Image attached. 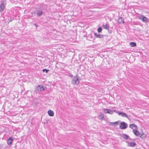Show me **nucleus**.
<instances>
[{
  "instance_id": "f257e3e1",
  "label": "nucleus",
  "mask_w": 149,
  "mask_h": 149,
  "mask_svg": "<svg viewBox=\"0 0 149 149\" xmlns=\"http://www.w3.org/2000/svg\"><path fill=\"white\" fill-rule=\"evenodd\" d=\"M80 82L77 75L74 76L72 79V83L74 84H78Z\"/></svg>"
},
{
  "instance_id": "f03ea898",
  "label": "nucleus",
  "mask_w": 149,
  "mask_h": 149,
  "mask_svg": "<svg viewBox=\"0 0 149 149\" xmlns=\"http://www.w3.org/2000/svg\"><path fill=\"white\" fill-rule=\"evenodd\" d=\"M139 19L142 20L143 22H146L148 21L147 18L143 15H140L139 17Z\"/></svg>"
},
{
  "instance_id": "7ed1b4c3",
  "label": "nucleus",
  "mask_w": 149,
  "mask_h": 149,
  "mask_svg": "<svg viewBox=\"0 0 149 149\" xmlns=\"http://www.w3.org/2000/svg\"><path fill=\"white\" fill-rule=\"evenodd\" d=\"M127 124L124 122H122L120 124V128L121 129H125L127 127Z\"/></svg>"
},
{
  "instance_id": "20e7f679",
  "label": "nucleus",
  "mask_w": 149,
  "mask_h": 149,
  "mask_svg": "<svg viewBox=\"0 0 149 149\" xmlns=\"http://www.w3.org/2000/svg\"><path fill=\"white\" fill-rule=\"evenodd\" d=\"M45 90L44 87L41 85H39L36 88V91L40 92Z\"/></svg>"
},
{
  "instance_id": "39448f33",
  "label": "nucleus",
  "mask_w": 149,
  "mask_h": 149,
  "mask_svg": "<svg viewBox=\"0 0 149 149\" xmlns=\"http://www.w3.org/2000/svg\"><path fill=\"white\" fill-rule=\"evenodd\" d=\"M5 5L4 3H1L0 5V12L3 11L5 8Z\"/></svg>"
},
{
  "instance_id": "423d86ee",
  "label": "nucleus",
  "mask_w": 149,
  "mask_h": 149,
  "mask_svg": "<svg viewBox=\"0 0 149 149\" xmlns=\"http://www.w3.org/2000/svg\"><path fill=\"white\" fill-rule=\"evenodd\" d=\"M130 127L133 130V132L134 130H136L137 127L136 125L134 124H130Z\"/></svg>"
},
{
  "instance_id": "0eeeda50",
  "label": "nucleus",
  "mask_w": 149,
  "mask_h": 149,
  "mask_svg": "<svg viewBox=\"0 0 149 149\" xmlns=\"http://www.w3.org/2000/svg\"><path fill=\"white\" fill-rule=\"evenodd\" d=\"M104 111L105 113H109L111 114L113 113V111L109 109H104Z\"/></svg>"
},
{
  "instance_id": "6e6552de",
  "label": "nucleus",
  "mask_w": 149,
  "mask_h": 149,
  "mask_svg": "<svg viewBox=\"0 0 149 149\" xmlns=\"http://www.w3.org/2000/svg\"><path fill=\"white\" fill-rule=\"evenodd\" d=\"M95 36L96 38H103L104 36L103 35H102L100 34H98L97 33H94Z\"/></svg>"
},
{
  "instance_id": "1a4fd4ad",
  "label": "nucleus",
  "mask_w": 149,
  "mask_h": 149,
  "mask_svg": "<svg viewBox=\"0 0 149 149\" xmlns=\"http://www.w3.org/2000/svg\"><path fill=\"white\" fill-rule=\"evenodd\" d=\"M118 114L119 115H121L122 117H125L128 118V115L124 113L120 112L118 113Z\"/></svg>"
},
{
  "instance_id": "9d476101",
  "label": "nucleus",
  "mask_w": 149,
  "mask_h": 149,
  "mask_svg": "<svg viewBox=\"0 0 149 149\" xmlns=\"http://www.w3.org/2000/svg\"><path fill=\"white\" fill-rule=\"evenodd\" d=\"M13 141L12 138L10 136L7 140V143L8 145H11Z\"/></svg>"
},
{
  "instance_id": "9b49d317",
  "label": "nucleus",
  "mask_w": 149,
  "mask_h": 149,
  "mask_svg": "<svg viewBox=\"0 0 149 149\" xmlns=\"http://www.w3.org/2000/svg\"><path fill=\"white\" fill-rule=\"evenodd\" d=\"M48 113L49 115L50 116H53L54 115L53 111L50 110L48 111Z\"/></svg>"
},
{
  "instance_id": "f8f14e48",
  "label": "nucleus",
  "mask_w": 149,
  "mask_h": 149,
  "mask_svg": "<svg viewBox=\"0 0 149 149\" xmlns=\"http://www.w3.org/2000/svg\"><path fill=\"white\" fill-rule=\"evenodd\" d=\"M104 117V115L101 112L99 113L98 116V118L102 120L103 119Z\"/></svg>"
},
{
  "instance_id": "ddd939ff",
  "label": "nucleus",
  "mask_w": 149,
  "mask_h": 149,
  "mask_svg": "<svg viewBox=\"0 0 149 149\" xmlns=\"http://www.w3.org/2000/svg\"><path fill=\"white\" fill-rule=\"evenodd\" d=\"M102 27L105 29L108 30L109 28V24H106L105 25H103L102 26Z\"/></svg>"
},
{
  "instance_id": "4468645a",
  "label": "nucleus",
  "mask_w": 149,
  "mask_h": 149,
  "mask_svg": "<svg viewBox=\"0 0 149 149\" xmlns=\"http://www.w3.org/2000/svg\"><path fill=\"white\" fill-rule=\"evenodd\" d=\"M133 132L135 135L137 136H139L141 134L138 131H137L136 130L133 131Z\"/></svg>"
},
{
  "instance_id": "2eb2a0df",
  "label": "nucleus",
  "mask_w": 149,
  "mask_h": 149,
  "mask_svg": "<svg viewBox=\"0 0 149 149\" xmlns=\"http://www.w3.org/2000/svg\"><path fill=\"white\" fill-rule=\"evenodd\" d=\"M118 22L119 24L123 23H124V20L122 17H120L119 18L118 20Z\"/></svg>"
},
{
  "instance_id": "dca6fc26",
  "label": "nucleus",
  "mask_w": 149,
  "mask_h": 149,
  "mask_svg": "<svg viewBox=\"0 0 149 149\" xmlns=\"http://www.w3.org/2000/svg\"><path fill=\"white\" fill-rule=\"evenodd\" d=\"M136 145L135 142H130L128 143L129 146L131 147H134Z\"/></svg>"
},
{
  "instance_id": "f3484780",
  "label": "nucleus",
  "mask_w": 149,
  "mask_h": 149,
  "mask_svg": "<svg viewBox=\"0 0 149 149\" xmlns=\"http://www.w3.org/2000/svg\"><path fill=\"white\" fill-rule=\"evenodd\" d=\"M139 136H140L141 139H144L146 138V134L143 133L142 134H140V135Z\"/></svg>"
},
{
  "instance_id": "a211bd4d",
  "label": "nucleus",
  "mask_w": 149,
  "mask_h": 149,
  "mask_svg": "<svg viewBox=\"0 0 149 149\" xmlns=\"http://www.w3.org/2000/svg\"><path fill=\"white\" fill-rule=\"evenodd\" d=\"M130 45L131 47H135L136 46V43L134 42H130Z\"/></svg>"
},
{
  "instance_id": "6ab92c4d",
  "label": "nucleus",
  "mask_w": 149,
  "mask_h": 149,
  "mask_svg": "<svg viewBox=\"0 0 149 149\" xmlns=\"http://www.w3.org/2000/svg\"><path fill=\"white\" fill-rule=\"evenodd\" d=\"M42 14V10L38 11L37 15L38 16H40Z\"/></svg>"
},
{
  "instance_id": "aec40b11",
  "label": "nucleus",
  "mask_w": 149,
  "mask_h": 149,
  "mask_svg": "<svg viewBox=\"0 0 149 149\" xmlns=\"http://www.w3.org/2000/svg\"><path fill=\"white\" fill-rule=\"evenodd\" d=\"M122 137L125 139H127L129 138L128 136L125 134H123L122 135Z\"/></svg>"
},
{
  "instance_id": "412c9836",
  "label": "nucleus",
  "mask_w": 149,
  "mask_h": 149,
  "mask_svg": "<svg viewBox=\"0 0 149 149\" xmlns=\"http://www.w3.org/2000/svg\"><path fill=\"white\" fill-rule=\"evenodd\" d=\"M102 31V28L101 27L97 29V31L98 33L101 32Z\"/></svg>"
},
{
  "instance_id": "4be33fe9",
  "label": "nucleus",
  "mask_w": 149,
  "mask_h": 149,
  "mask_svg": "<svg viewBox=\"0 0 149 149\" xmlns=\"http://www.w3.org/2000/svg\"><path fill=\"white\" fill-rule=\"evenodd\" d=\"M49 71V70H47L46 69H43L42 70V71L43 72H44L45 71L46 73H47Z\"/></svg>"
},
{
  "instance_id": "5701e85b",
  "label": "nucleus",
  "mask_w": 149,
  "mask_h": 149,
  "mask_svg": "<svg viewBox=\"0 0 149 149\" xmlns=\"http://www.w3.org/2000/svg\"><path fill=\"white\" fill-rule=\"evenodd\" d=\"M113 124H115V125H118V122L117 121V122H114V123H112Z\"/></svg>"
},
{
  "instance_id": "b1692460",
  "label": "nucleus",
  "mask_w": 149,
  "mask_h": 149,
  "mask_svg": "<svg viewBox=\"0 0 149 149\" xmlns=\"http://www.w3.org/2000/svg\"><path fill=\"white\" fill-rule=\"evenodd\" d=\"M35 25L36 27H37V25L36 24H35Z\"/></svg>"
},
{
  "instance_id": "393cba45",
  "label": "nucleus",
  "mask_w": 149,
  "mask_h": 149,
  "mask_svg": "<svg viewBox=\"0 0 149 149\" xmlns=\"http://www.w3.org/2000/svg\"><path fill=\"white\" fill-rule=\"evenodd\" d=\"M113 111L114 112H116V110H114Z\"/></svg>"
},
{
  "instance_id": "a878e982",
  "label": "nucleus",
  "mask_w": 149,
  "mask_h": 149,
  "mask_svg": "<svg viewBox=\"0 0 149 149\" xmlns=\"http://www.w3.org/2000/svg\"><path fill=\"white\" fill-rule=\"evenodd\" d=\"M71 77H73V76H72V75H71Z\"/></svg>"
},
{
  "instance_id": "bb28decb",
  "label": "nucleus",
  "mask_w": 149,
  "mask_h": 149,
  "mask_svg": "<svg viewBox=\"0 0 149 149\" xmlns=\"http://www.w3.org/2000/svg\"><path fill=\"white\" fill-rule=\"evenodd\" d=\"M71 77H73V76H72V75H71Z\"/></svg>"
}]
</instances>
